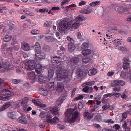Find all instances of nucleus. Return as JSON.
Masks as SVG:
<instances>
[{"label":"nucleus","mask_w":131,"mask_h":131,"mask_svg":"<svg viewBox=\"0 0 131 131\" xmlns=\"http://www.w3.org/2000/svg\"><path fill=\"white\" fill-rule=\"evenodd\" d=\"M38 79L39 82L41 83L46 82L50 80L46 77H44L42 74L38 76Z\"/></svg>","instance_id":"9b49d317"},{"label":"nucleus","mask_w":131,"mask_h":131,"mask_svg":"<svg viewBox=\"0 0 131 131\" xmlns=\"http://www.w3.org/2000/svg\"><path fill=\"white\" fill-rule=\"evenodd\" d=\"M79 59L77 57H74L70 59V63L76 64L79 62Z\"/></svg>","instance_id":"393cba45"},{"label":"nucleus","mask_w":131,"mask_h":131,"mask_svg":"<svg viewBox=\"0 0 131 131\" xmlns=\"http://www.w3.org/2000/svg\"><path fill=\"white\" fill-rule=\"evenodd\" d=\"M51 62L53 63H58L61 61L60 57H57V56L52 57L51 58Z\"/></svg>","instance_id":"2eb2a0df"},{"label":"nucleus","mask_w":131,"mask_h":131,"mask_svg":"<svg viewBox=\"0 0 131 131\" xmlns=\"http://www.w3.org/2000/svg\"><path fill=\"white\" fill-rule=\"evenodd\" d=\"M69 50L71 52L73 51L75 48L74 45L73 43H69L68 45Z\"/></svg>","instance_id":"c85d7f7f"},{"label":"nucleus","mask_w":131,"mask_h":131,"mask_svg":"<svg viewBox=\"0 0 131 131\" xmlns=\"http://www.w3.org/2000/svg\"><path fill=\"white\" fill-rule=\"evenodd\" d=\"M122 40V39H115L114 40L113 42L115 45L118 46L121 44Z\"/></svg>","instance_id":"2f4dec72"},{"label":"nucleus","mask_w":131,"mask_h":131,"mask_svg":"<svg viewBox=\"0 0 131 131\" xmlns=\"http://www.w3.org/2000/svg\"><path fill=\"white\" fill-rule=\"evenodd\" d=\"M69 22H67L65 21H62L59 24L58 29L59 31L61 32H63L67 29H69L70 28L68 27Z\"/></svg>","instance_id":"0eeeda50"},{"label":"nucleus","mask_w":131,"mask_h":131,"mask_svg":"<svg viewBox=\"0 0 131 131\" xmlns=\"http://www.w3.org/2000/svg\"><path fill=\"white\" fill-rule=\"evenodd\" d=\"M45 38L47 39V41H54L55 39L52 37L50 36L46 37Z\"/></svg>","instance_id":"37998d69"},{"label":"nucleus","mask_w":131,"mask_h":131,"mask_svg":"<svg viewBox=\"0 0 131 131\" xmlns=\"http://www.w3.org/2000/svg\"><path fill=\"white\" fill-rule=\"evenodd\" d=\"M63 100L62 98H59L58 99L56 102V104L57 105H60L63 103Z\"/></svg>","instance_id":"f704fd0d"},{"label":"nucleus","mask_w":131,"mask_h":131,"mask_svg":"<svg viewBox=\"0 0 131 131\" xmlns=\"http://www.w3.org/2000/svg\"><path fill=\"white\" fill-rule=\"evenodd\" d=\"M113 127L117 130H118L120 128V126L118 124H115L113 126Z\"/></svg>","instance_id":"680f3d73"},{"label":"nucleus","mask_w":131,"mask_h":131,"mask_svg":"<svg viewBox=\"0 0 131 131\" xmlns=\"http://www.w3.org/2000/svg\"><path fill=\"white\" fill-rule=\"evenodd\" d=\"M21 46L22 49L24 51H27L30 50V46L27 43L25 42H22Z\"/></svg>","instance_id":"9d476101"},{"label":"nucleus","mask_w":131,"mask_h":131,"mask_svg":"<svg viewBox=\"0 0 131 131\" xmlns=\"http://www.w3.org/2000/svg\"><path fill=\"white\" fill-rule=\"evenodd\" d=\"M97 72L96 70L93 68L92 69L90 70L88 72V75L89 76H92L96 74Z\"/></svg>","instance_id":"4be33fe9"},{"label":"nucleus","mask_w":131,"mask_h":131,"mask_svg":"<svg viewBox=\"0 0 131 131\" xmlns=\"http://www.w3.org/2000/svg\"><path fill=\"white\" fill-rule=\"evenodd\" d=\"M105 122L106 123H110L111 124H113L114 123V121H113L111 119H108L105 120Z\"/></svg>","instance_id":"864d4df0"},{"label":"nucleus","mask_w":131,"mask_h":131,"mask_svg":"<svg viewBox=\"0 0 131 131\" xmlns=\"http://www.w3.org/2000/svg\"><path fill=\"white\" fill-rule=\"evenodd\" d=\"M112 94L108 93L104 95L103 96V98H105L107 97H110L112 96Z\"/></svg>","instance_id":"09e8293b"},{"label":"nucleus","mask_w":131,"mask_h":131,"mask_svg":"<svg viewBox=\"0 0 131 131\" xmlns=\"http://www.w3.org/2000/svg\"><path fill=\"white\" fill-rule=\"evenodd\" d=\"M83 17L81 15L77 16L72 21L69 22L68 27L70 28H73L74 29L78 28L81 25L80 22L83 20Z\"/></svg>","instance_id":"7ed1b4c3"},{"label":"nucleus","mask_w":131,"mask_h":131,"mask_svg":"<svg viewBox=\"0 0 131 131\" xmlns=\"http://www.w3.org/2000/svg\"><path fill=\"white\" fill-rule=\"evenodd\" d=\"M40 116L42 118H46V121L48 123L52 124L54 123H57L59 121V119L57 117H55L52 118L51 115L46 113H40Z\"/></svg>","instance_id":"20e7f679"},{"label":"nucleus","mask_w":131,"mask_h":131,"mask_svg":"<svg viewBox=\"0 0 131 131\" xmlns=\"http://www.w3.org/2000/svg\"><path fill=\"white\" fill-rule=\"evenodd\" d=\"M8 117L14 119L15 118V115L13 112H8L7 114Z\"/></svg>","instance_id":"72a5a7b5"},{"label":"nucleus","mask_w":131,"mask_h":131,"mask_svg":"<svg viewBox=\"0 0 131 131\" xmlns=\"http://www.w3.org/2000/svg\"><path fill=\"white\" fill-rule=\"evenodd\" d=\"M85 117L87 119H91L93 117L92 114L91 113H89L88 112H85L84 114Z\"/></svg>","instance_id":"5701e85b"},{"label":"nucleus","mask_w":131,"mask_h":131,"mask_svg":"<svg viewBox=\"0 0 131 131\" xmlns=\"http://www.w3.org/2000/svg\"><path fill=\"white\" fill-rule=\"evenodd\" d=\"M90 46V43L87 42H85L83 43L82 44L81 48L82 49H85L89 48Z\"/></svg>","instance_id":"a878e982"},{"label":"nucleus","mask_w":131,"mask_h":131,"mask_svg":"<svg viewBox=\"0 0 131 131\" xmlns=\"http://www.w3.org/2000/svg\"><path fill=\"white\" fill-rule=\"evenodd\" d=\"M56 70L57 72L56 79L58 81L61 80L62 79L67 77V72L62 65H60L58 66Z\"/></svg>","instance_id":"f03ea898"},{"label":"nucleus","mask_w":131,"mask_h":131,"mask_svg":"<svg viewBox=\"0 0 131 131\" xmlns=\"http://www.w3.org/2000/svg\"><path fill=\"white\" fill-rule=\"evenodd\" d=\"M123 60V69L127 71L130 68L129 63L131 61L126 58H124Z\"/></svg>","instance_id":"6e6552de"},{"label":"nucleus","mask_w":131,"mask_h":131,"mask_svg":"<svg viewBox=\"0 0 131 131\" xmlns=\"http://www.w3.org/2000/svg\"><path fill=\"white\" fill-rule=\"evenodd\" d=\"M67 40L68 41L72 43H73L74 42L73 38L69 36H67Z\"/></svg>","instance_id":"a18cd8bd"},{"label":"nucleus","mask_w":131,"mask_h":131,"mask_svg":"<svg viewBox=\"0 0 131 131\" xmlns=\"http://www.w3.org/2000/svg\"><path fill=\"white\" fill-rule=\"evenodd\" d=\"M90 61V59L88 58H85L82 59V61L84 63H86L89 62Z\"/></svg>","instance_id":"c03bdc74"},{"label":"nucleus","mask_w":131,"mask_h":131,"mask_svg":"<svg viewBox=\"0 0 131 131\" xmlns=\"http://www.w3.org/2000/svg\"><path fill=\"white\" fill-rule=\"evenodd\" d=\"M39 31L38 30L36 29L32 30L31 32V33L33 35H36L38 34Z\"/></svg>","instance_id":"de8ad7c7"},{"label":"nucleus","mask_w":131,"mask_h":131,"mask_svg":"<svg viewBox=\"0 0 131 131\" xmlns=\"http://www.w3.org/2000/svg\"><path fill=\"white\" fill-rule=\"evenodd\" d=\"M69 1V0H64L61 3V5H63L66 4L68 3Z\"/></svg>","instance_id":"bf43d9fd"},{"label":"nucleus","mask_w":131,"mask_h":131,"mask_svg":"<svg viewBox=\"0 0 131 131\" xmlns=\"http://www.w3.org/2000/svg\"><path fill=\"white\" fill-rule=\"evenodd\" d=\"M18 122L24 124H26L27 123L26 119L24 117L21 116L18 119Z\"/></svg>","instance_id":"6ab92c4d"},{"label":"nucleus","mask_w":131,"mask_h":131,"mask_svg":"<svg viewBox=\"0 0 131 131\" xmlns=\"http://www.w3.org/2000/svg\"><path fill=\"white\" fill-rule=\"evenodd\" d=\"M101 3V2L100 1H93L89 4V5L93 8V7H95L99 5Z\"/></svg>","instance_id":"f3484780"},{"label":"nucleus","mask_w":131,"mask_h":131,"mask_svg":"<svg viewBox=\"0 0 131 131\" xmlns=\"http://www.w3.org/2000/svg\"><path fill=\"white\" fill-rule=\"evenodd\" d=\"M28 97H25L23 98L21 102V104L22 106H23L25 105H26L28 101Z\"/></svg>","instance_id":"7c9ffc66"},{"label":"nucleus","mask_w":131,"mask_h":131,"mask_svg":"<svg viewBox=\"0 0 131 131\" xmlns=\"http://www.w3.org/2000/svg\"><path fill=\"white\" fill-rule=\"evenodd\" d=\"M119 82H120V80H114L113 81V82L114 83L116 86L119 85Z\"/></svg>","instance_id":"4d7b16f0"},{"label":"nucleus","mask_w":131,"mask_h":131,"mask_svg":"<svg viewBox=\"0 0 131 131\" xmlns=\"http://www.w3.org/2000/svg\"><path fill=\"white\" fill-rule=\"evenodd\" d=\"M65 52V49L63 47H60V49L58 50V52L60 54H63Z\"/></svg>","instance_id":"c9c22d12"},{"label":"nucleus","mask_w":131,"mask_h":131,"mask_svg":"<svg viewBox=\"0 0 131 131\" xmlns=\"http://www.w3.org/2000/svg\"><path fill=\"white\" fill-rule=\"evenodd\" d=\"M64 85L62 83H58L57 84L56 90L59 92L62 91L64 89Z\"/></svg>","instance_id":"f8f14e48"},{"label":"nucleus","mask_w":131,"mask_h":131,"mask_svg":"<svg viewBox=\"0 0 131 131\" xmlns=\"http://www.w3.org/2000/svg\"><path fill=\"white\" fill-rule=\"evenodd\" d=\"M14 66L12 64H8L5 62L0 63V72L1 73L6 70H13Z\"/></svg>","instance_id":"39448f33"},{"label":"nucleus","mask_w":131,"mask_h":131,"mask_svg":"<svg viewBox=\"0 0 131 131\" xmlns=\"http://www.w3.org/2000/svg\"><path fill=\"white\" fill-rule=\"evenodd\" d=\"M122 11H123L124 13L126 14H128L131 13L130 12L131 11H129L128 10H127L126 9H124L123 8Z\"/></svg>","instance_id":"052dcab7"},{"label":"nucleus","mask_w":131,"mask_h":131,"mask_svg":"<svg viewBox=\"0 0 131 131\" xmlns=\"http://www.w3.org/2000/svg\"><path fill=\"white\" fill-rule=\"evenodd\" d=\"M11 38V36L9 35H5L3 38L4 41L5 42H8L10 41Z\"/></svg>","instance_id":"473e14b6"},{"label":"nucleus","mask_w":131,"mask_h":131,"mask_svg":"<svg viewBox=\"0 0 131 131\" xmlns=\"http://www.w3.org/2000/svg\"><path fill=\"white\" fill-rule=\"evenodd\" d=\"M78 112L73 109H68L65 114V116L67 118V121L70 123L75 122L78 115Z\"/></svg>","instance_id":"f257e3e1"},{"label":"nucleus","mask_w":131,"mask_h":131,"mask_svg":"<svg viewBox=\"0 0 131 131\" xmlns=\"http://www.w3.org/2000/svg\"><path fill=\"white\" fill-rule=\"evenodd\" d=\"M113 90L115 92H119L121 90V87H115L113 88Z\"/></svg>","instance_id":"13d9d810"},{"label":"nucleus","mask_w":131,"mask_h":131,"mask_svg":"<svg viewBox=\"0 0 131 131\" xmlns=\"http://www.w3.org/2000/svg\"><path fill=\"white\" fill-rule=\"evenodd\" d=\"M10 105L11 104L10 102H8L5 103L3 106L0 107V112L4 110L9 107Z\"/></svg>","instance_id":"dca6fc26"},{"label":"nucleus","mask_w":131,"mask_h":131,"mask_svg":"<svg viewBox=\"0 0 131 131\" xmlns=\"http://www.w3.org/2000/svg\"><path fill=\"white\" fill-rule=\"evenodd\" d=\"M7 90L4 89L2 91L0 92V94L1 95L3 96L7 95Z\"/></svg>","instance_id":"49530a36"},{"label":"nucleus","mask_w":131,"mask_h":131,"mask_svg":"<svg viewBox=\"0 0 131 131\" xmlns=\"http://www.w3.org/2000/svg\"><path fill=\"white\" fill-rule=\"evenodd\" d=\"M112 95L113 96H115L116 97H119L121 96V94L119 93H116L112 94Z\"/></svg>","instance_id":"774afa93"},{"label":"nucleus","mask_w":131,"mask_h":131,"mask_svg":"<svg viewBox=\"0 0 131 131\" xmlns=\"http://www.w3.org/2000/svg\"><path fill=\"white\" fill-rule=\"evenodd\" d=\"M110 107V106L106 104L102 107V108L103 109V111H104L105 110H106L108 108Z\"/></svg>","instance_id":"8fccbe9b"},{"label":"nucleus","mask_w":131,"mask_h":131,"mask_svg":"<svg viewBox=\"0 0 131 131\" xmlns=\"http://www.w3.org/2000/svg\"><path fill=\"white\" fill-rule=\"evenodd\" d=\"M89 87H88L87 86H86L83 89V91L86 93L88 92L89 90Z\"/></svg>","instance_id":"338daca9"},{"label":"nucleus","mask_w":131,"mask_h":131,"mask_svg":"<svg viewBox=\"0 0 131 131\" xmlns=\"http://www.w3.org/2000/svg\"><path fill=\"white\" fill-rule=\"evenodd\" d=\"M21 80L19 79H13L12 80V82L14 84H17L19 83Z\"/></svg>","instance_id":"a19ab883"},{"label":"nucleus","mask_w":131,"mask_h":131,"mask_svg":"<svg viewBox=\"0 0 131 131\" xmlns=\"http://www.w3.org/2000/svg\"><path fill=\"white\" fill-rule=\"evenodd\" d=\"M54 73V70L53 69L49 70L48 72V77L50 78H52L53 77Z\"/></svg>","instance_id":"c756f323"},{"label":"nucleus","mask_w":131,"mask_h":131,"mask_svg":"<svg viewBox=\"0 0 131 131\" xmlns=\"http://www.w3.org/2000/svg\"><path fill=\"white\" fill-rule=\"evenodd\" d=\"M37 55H36V58L37 59V58L39 59V60L45 58V55L44 52H40V53L39 54L37 53Z\"/></svg>","instance_id":"412c9836"},{"label":"nucleus","mask_w":131,"mask_h":131,"mask_svg":"<svg viewBox=\"0 0 131 131\" xmlns=\"http://www.w3.org/2000/svg\"><path fill=\"white\" fill-rule=\"evenodd\" d=\"M48 92L47 91V90H46L44 88H42L40 89L39 93L41 94L44 96L48 95Z\"/></svg>","instance_id":"b1692460"},{"label":"nucleus","mask_w":131,"mask_h":131,"mask_svg":"<svg viewBox=\"0 0 131 131\" xmlns=\"http://www.w3.org/2000/svg\"><path fill=\"white\" fill-rule=\"evenodd\" d=\"M21 11L23 12V14L25 13L28 15L30 16H33L34 15L33 13L26 10H24L23 9L21 10Z\"/></svg>","instance_id":"e433bc0d"},{"label":"nucleus","mask_w":131,"mask_h":131,"mask_svg":"<svg viewBox=\"0 0 131 131\" xmlns=\"http://www.w3.org/2000/svg\"><path fill=\"white\" fill-rule=\"evenodd\" d=\"M42 68V67L40 64H37L35 69L36 72L38 74L40 73L41 72Z\"/></svg>","instance_id":"cd10ccee"},{"label":"nucleus","mask_w":131,"mask_h":131,"mask_svg":"<svg viewBox=\"0 0 131 131\" xmlns=\"http://www.w3.org/2000/svg\"><path fill=\"white\" fill-rule=\"evenodd\" d=\"M40 124L39 127L41 128H42L45 126V122L43 121V120L42 119L39 122Z\"/></svg>","instance_id":"ea45409f"},{"label":"nucleus","mask_w":131,"mask_h":131,"mask_svg":"<svg viewBox=\"0 0 131 131\" xmlns=\"http://www.w3.org/2000/svg\"><path fill=\"white\" fill-rule=\"evenodd\" d=\"M123 9L122 8H121L119 7H117L115 8V10L116 11L121 12Z\"/></svg>","instance_id":"5fc2aeb1"},{"label":"nucleus","mask_w":131,"mask_h":131,"mask_svg":"<svg viewBox=\"0 0 131 131\" xmlns=\"http://www.w3.org/2000/svg\"><path fill=\"white\" fill-rule=\"evenodd\" d=\"M34 47L35 49V51L37 53L39 54L41 51V46L39 42H36L35 43Z\"/></svg>","instance_id":"1a4fd4ad"},{"label":"nucleus","mask_w":131,"mask_h":131,"mask_svg":"<svg viewBox=\"0 0 131 131\" xmlns=\"http://www.w3.org/2000/svg\"><path fill=\"white\" fill-rule=\"evenodd\" d=\"M28 75L29 79L32 80L34 82L35 81L36 77L34 72H31L28 73Z\"/></svg>","instance_id":"ddd939ff"},{"label":"nucleus","mask_w":131,"mask_h":131,"mask_svg":"<svg viewBox=\"0 0 131 131\" xmlns=\"http://www.w3.org/2000/svg\"><path fill=\"white\" fill-rule=\"evenodd\" d=\"M92 51L90 49H87L83 50L82 52V54L84 56H88L91 54Z\"/></svg>","instance_id":"a211bd4d"},{"label":"nucleus","mask_w":131,"mask_h":131,"mask_svg":"<svg viewBox=\"0 0 131 131\" xmlns=\"http://www.w3.org/2000/svg\"><path fill=\"white\" fill-rule=\"evenodd\" d=\"M43 50L46 51H49L51 48L49 46L47 45H45L43 47Z\"/></svg>","instance_id":"58836bf2"},{"label":"nucleus","mask_w":131,"mask_h":131,"mask_svg":"<svg viewBox=\"0 0 131 131\" xmlns=\"http://www.w3.org/2000/svg\"><path fill=\"white\" fill-rule=\"evenodd\" d=\"M50 22L48 21H46L44 24V26L46 27H50Z\"/></svg>","instance_id":"603ef678"},{"label":"nucleus","mask_w":131,"mask_h":131,"mask_svg":"<svg viewBox=\"0 0 131 131\" xmlns=\"http://www.w3.org/2000/svg\"><path fill=\"white\" fill-rule=\"evenodd\" d=\"M127 125V123L126 122V121H124L123 122V124L122 125V126L123 128H126V127Z\"/></svg>","instance_id":"69168bd1"},{"label":"nucleus","mask_w":131,"mask_h":131,"mask_svg":"<svg viewBox=\"0 0 131 131\" xmlns=\"http://www.w3.org/2000/svg\"><path fill=\"white\" fill-rule=\"evenodd\" d=\"M83 96L82 95H80L79 96H78L77 97L75 98V100H81L83 99Z\"/></svg>","instance_id":"e2e57ef3"},{"label":"nucleus","mask_w":131,"mask_h":131,"mask_svg":"<svg viewBox=\"0 0 131 131\" xmlns=\"http://www.w3.org/2000/svg\"><path fill=\"white\" fill-rule=\"evenodd\" d=\"M57 127L60 130H63L65 128L64 126L60 123H58L57 124Z\"/></svg>","instance_id":"4c0bfd02"},{"label":"nucleus","mask_w":131,"mask_h":131,"mask_svg":"<svg viewBox=\"0 0 131 131\" xmlns=\"http://www.w3.org/2000/svg\"><path fill=\"white\" fill-rule=\"evenodd\" d=\"M93 8L90 5L88 6L86 9H84L82 10L81 12L82 13L88 14L91 13L93 11Z\"/></svg>","instance_id":"4468645a"},{"label":"nucleus","mask_w":131,"mask_h":131,"mask_svg":"<svg viewBox=\"0 0 131 131\" xmlns=\"http://www.w3.org/2000/svg\"><path fill=\"white\" fill-rule=\"evenodd\" d=\"M99 57V53H98L96 52H93V55L92 57L93 58L95 59H97Z\"/></svg>","instance_id":"79ce46f5"},{"label":"nucleus","mask_w":131,"mask_h":131,"mask_svg":"<svg viewBox=\"0 0 131 131\" xmlns=\"http://www.w3.org/2000/svg\"><path fill=\"white\" fill-rule=\"evenodd\" d=\"M114 73L113 71L107 73V75L108 76H111L114 74Z\"/></svg>","instance_id":"0e129e2a"},{"label":"nucleus","mask_w":131,"mask_h":131,"mask_svg":"<svg viewBox=\"0 0 131 131\" xmlns=\"http://www.w3.org/2000/svg\"><path fill=\"white\" fill-rule=\"evenodd\" d=\"M86 3V2L85 1H82L79 3V6H82L85 5Z\"/></svg>","instance_id":"6e6d98bb"},{"label":"nucleus","mask_w":131,"mask_h":131,"mask_svg":"<svg viewBox=\"0 0 131 131\" xmlns=\"http://www.w3.org/2000/svg\"><path fill=\"white\" fill-rule=\"evenodd\" d=\"M54 86V83L50 82L48 83L46 85V88L47 90L48 91L51 90L52 88Z\"/></svg>","instance_id":"bb28decb"},{"label":"nucleus","mask_w":131,"mask_h":131,"mask_svg":"<svg viewBox=\"0 0 131 131\" xmlns=\"http://www.w3.org/2000/svg\"><path fill=\"white\" fill-rule=\"evenodd\" d=\"M127 117V114L126 113H124L122 115V119L121 120V121L122 122L123 121V120L124 119L126 118Z\"/></svg>","instance_id":"3c124183"},{"label":"nucleus","mask_w":131,"mask_h":131,"mask_svg":"<svg viewBox=\"0 0 131 131\" xmlns=\"http://www.w3.org/2000/svg\"><path fill=\"white\" fill-rule=\"evenodd\" d=\"M35 61L34 60H30L27 62L25 64L24 69L27 71H31L35 68Z\"/></svg>","instance_id":"423d86ee"},{"label":"nucleus","mask_w":131,"mask_h":131,"mask_svg":"<svg viewBox=\"0 0 131 131\" xmlns=\"http://www.w3.org/2000/svg\"><path fill=\"white\" fill-rule=\"evenodd\" d=\"M60 108L58 107H57L53 108L51 110V112L53 114H54L55 115H59V113L58 112L60 110Z\"/></svg>","instance_id":"aec40b11"}]
</instances>
